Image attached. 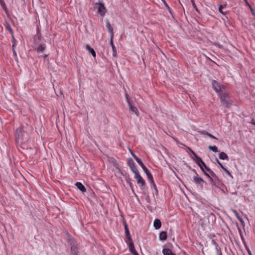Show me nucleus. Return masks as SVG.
<instances>
[{
  "label": "nucleus",
  "mask_w": 255,
  "mask_h": 255,
  "mask_svg": "<svg viewBox=\"0 0 255 255\" xmlns=\"http://www.w3.org/2000/svg\"><path fill=\"white\" fill-rule=\"evenodd\" d=\"M70 248H71L72 255H78L79 251H78V248L77 247V245L70 247Z\"/></svg>",
  "instance_id": "obj_20"
},
{
  "label": "nucleus",
  "mask_w": 255,
  "mask_h": 255,
  "mask_svg": "<svg viewBox=\"0 0 255 255\" xmlns=\"http://www.w3.org/2000/svg\"><path fill=\"white\" fill-rule=\"evenodd\" d=\"M133 255H137L138 254L137 253V252L136 251L135 252L133 253L132 254Z\"/></svg>",
  "instance_id": "obj_51"
},
{
  "label": "nucleus",
  "mask_w": 255,
  "mask_h": 255,
  "mask_svg": "<svg viewBox=\"0 0 255 255\" xmlns=\"http://www.w3.org/2000/svg\"><path fill=\"white\" fill-rule=\"evenodd\" d=\"M1 0H0V1H1Z\"/></svg>",
  "instance_id": "obj_58"
},
{
  "label": "nucleus",
  "mask_w": 255,
  "mask_h": 255,
  "mask_svg": "<svg viewBox=\"0 0 255 255\" xmlns=\"http://www.w3.org/2000/svg\"><path fill=\"white\" fill-rule=\"evenodd\" d=\"M134 178L137 180V183L140 186H144L145 185V181L140 175L139 172L135 173Z\"/></svg>",
  "instance_id": "obj_8"
},
{
  "label": "nucleus",
  "mask_w": 255,
  "mask_h": 255,
  "mask_svg": "<svg viewBox=\"0 0 255 255\" xmlns=\"http://www.w3.org/2000/svg\"><path fill=\"white\" fill-rule=\"evenodd\" d=\"M244 1L246 2V3L247 5L249 6V7H250V6H251V5H250V4L249 3V2H248V0H246V1Z\"/></svg>",
  "instance_id": "obj_49"
},
{
  "label": "nucleus",
  "mask_w": 255,
  "mask_h": 255,
  "mask_svg": "<svg viewBox=\"0 0 255 255\" xmlns=\"http://www.w3.org/2000/svg\"><path fill=\"white\" fill-rule=\"evenodd\" d=\"M251 123H252L253 125H255V120H254V119H252V120Z\"/></svg>",
  "instance_id": "obj_48"
},
{
  "label": "nucleus",
  "mask_w": 255,
  "mask_h": 255,
  "mask_svg": "<svg viewBox=\"0 0 255 255\" xmlns=\"http://www.w3.org/2000/svg\"><path fill=\"white\" fill-rule=\"evenodd\" d=\"M75 186L83 193H85L86 191V189L85 187L81 182H76L75 183Z\"/></svg>",
  "instance_id": "obj_16"
},
{
  "label": "nucleus",
  "mask_w": 255,
  "mask_h": 255,
  "mask_svg": "<svg viewBox=\"0 0 255 255\" xmlns=\"http://www.w3.org/2000/svg\"><path fill=\"white\" fill-rule=\"evenodd\" d=\"M219 158L222 160H229L228 155L224 152H221L219 154Z\"/></svg>",
  "instance_id": "obj_23"
},
{
  "label": "nucleus",
  "mask_w": 255,
  "mask_h": 255,
  "mask_svg": "<svg viewBox=\"0 0 255 255\" xmlns=\"http://www.w3.org/2000/svg\"><path fill=\"white\" fill-rule=\"evenodd\" d=\"M204 173V174L209 179L211 176L210 175V174L209 173H208L207 172H206L205 170V168H204V171H202Z\"/></svg>",
  "instance_id": "obj_40"
},
{
  "label": "nucleus",
  "mask_w": 255,
  "mask_h": 255,
  "mask_svg": "<svg viewBox=\"0 0 255 255\" xmlns=\"http://www.w3.org/2000/svg\"><path fill=\"white\" fill-rule=\"evenodd\" d=\"M46 47V44L44 42H42L35 48V50L37 53H41L45 50Z\"/></svg>",
  "instance_id": "obj_10"
},
{
  "label": "nucleus",
  "mask_w": 255,
  "mask_h": 255,
  "mask_svg": "<svg viewBox=\"0 0 255 255\" xmlns=\"http://www.w3.org/2000/svg\"><path fill=\"white\" fill-rule=\"evenodd\" d=\"M113 39H112V38H111V40H110V44L112 47V50H113V55L114 56V57H116L117 56V50H116V48L115 47V46L114 45V42H113Z\"/></svg>",
  "instance_id": "obj_21"
},
{
  "label": "nucleus",
  "mask_w": 255,
  "mask_h": 255,
  "mask_svg": "<svg viewBox=\"0 0 255 255\" xmlns=\"http://www.w3.org/2000/svg\"><path fill=\"white\" fill-rule=\"evenodd\" d=\"M189 150L190 151V152H191V153L193 154V155L194 156V158H193V159H197V158H198L199 156H198V155L194 151H193L191 148H189Z\"/></svg>",
  "instance_id": "obj_32"
},
{
  "label": "nucleus",
  "mask_w": 255,
  "mask_h": 255,
  "mask_svg": "<svg viewBox=\"0 0 255 255\" xmlns=\"http://www.w3.org/2000/svg\"><path fill=\"white\" fill-rule=\"evenodd\" d=\"M37 37L39 41L41 40V34H37Z\"/></svg>",
  "instance_id": "obj_46"
},
{
  "label": "nucleus",
  "mask_w": 255,
  "mask_h": 255,
  "mask_svg": "<svg viewBox=\"0 0 255 255\" xmlns=\"http://www.w3.org/2000/svg\"><path fill=\"white\" fill-rule=\"evenodd\" d=\"M208 136L209 137H210L211 138H214V139H218L217 138H216L215 136H214V135H213L212 134H211V133H209Z\"/></svg>",
  "instance_id": "obj_43"
},
{
  "label": "nucleus",
  "mask_w": 255,
  "mask_h": 255,
  "mask_svg": "<svg viewBox=\"0 0 255 255\" xmlns=\"http://www.w3.org/2000/svg\"><path fill=\"white\" fill-rule=\"evenodd\" d=\"M124 228H125V231H127V230H128V225H127L126 224H125L124 225Z\"/></svg>",
  "instance_id": "obj_47"
},
{
  "label": "nucleus",
  "mask_w": 255,
  "mask_h": 255,
  "mask_svg": "<svg viewBox=\"0 0 255 255\" xmlns=\"http://www.w3.org/2000/svg\"><path fill=\"white\" fill-rule=\"evenodd\" d=\"M1 1H0V4L1 5V6H2L3 9L5 11L6 10L7 8H6V5H5V4L3 1V0H1Z\"/></svg>",
  "instance_id": "obj_33"
},
{
  "label": "nucleus",
  "mask_w": 255,
  "mask_h": 255,
  "mask_svg": "<svg viewBox=\"0 0 255 255\" xmlns=\"http://www.w3.org/2000/svg\"><path fill=\"white\" fill-rule=\"evenodd\" d=\"M196 164L199 166L202 171H204V167L206 165L205 162L202 160L200 157L197 159H193Z\"/></svg>",
  "instance_id": "obj_9"
},
{
  "label": "nucleus",
  "mask_w": 255,
  "mask_h": 255,
  "mask_svg": "<svg viewBox=\"0 0 255 255\" xmlns=\"http://www.w3.org/2000/svg\"><path fill=\"white\" fill-rule=\"evenodd\" d=\"M225 172L226 173L229 175L230 176V177H231L232 178H233V176L232 175V174H231V173L230 172V171L226 168H225V167L224 168H222Z\"/></svg>",
  "instance_id": "obj_37"
},
{
  "label": "nucleus",
  "mask_w": 255,
  "mask_h": 255,
  "mask_svg": "<svg viewBox=\"0 0 255 255\" xmlns=\"http://www.w3.org/2000/svg\"><path fill=\"white\" fill-rule=\"evenodd\" d=\"M244 1H246V0H244Z\"/></svg>",
  "instance_id": "obj_55"
},
{
  "label": "nucleus",
  "mask_w": 255,
  "mask_h": 255,
  "mask_svg": "<svg viewBox=\"0 0 255 255\" xmlns=\"http://www.w3.org/2000/svg\"><path fill=\"white\" fill-rule=\"evenodd\" d=\"M208 148L210 150H212L213 151V152H218V148L216 146L214 145V146H211V145H209L208 146Z\"/></svg>",
  "instance_id": "obj_27"
},
{
  "label": "nucleus",
  "mask_w": 255,
  "mask_h": 255,
  "mask_svg": "<svg viewBox=\"0 0 255 255\" xmlns=\"http://www.w3.org/2000/svg\"><path fill=\"white\" fill-rule=\"evenodd\" d=\"M192 171L195 173L196 175H197V174H198L196 171V170L194 169H192Z\"/></svg>",
  "instance_id": "obj_50"
},
{
  "label": "nucleus",
  "mask_w": 255,
  "mask_h": 255,
  "mask_svg": "<svg viewBox=\"0 0 255 255\" xmlns=\"http://www.w3.org/2000/svg\"><path fill=\"white\" fill-rule=\"evenodd\" d=\"M161 226V222L160 220L158 219H155L153 222V226L154 228L156 230H158L160 228Z\"/></svg>",
  "instance_id": "obj_17"
},
{
  "label": "nucleus",
  "mask_w": 255,
  "mask_h": 255,
  "mask_svg": "<svg viewBox=\"0 0 255 255\" xmlns=\"http://www.w3.org/2000/svg\"><path fill=\"white\" fill-rule=\"evenodd\" d=\"M126 98L127 102L128 103V105L131 104V103L130 101V98H129L128 95L127 93L126 94Z\"/></svg>",
  "instance_id": "obj_35"
},
{
  "label": "nucleus",
  "mask_w": 255,
  "mask_h": 255,
  "mask_svg": "<svg viewBox=\"0 0 255 255\" xmlns=\"http://www.w3.org/2000/svg\"><path fill=\"white\" fill-rule=\"evenodd\" d=\"M161 0L163 1V3H164V1H165V0Z\"/></svg>",
  "instance_id": "obj_53"
},
{
  "label": "nucleus",
  "mask_w": 255,
  "mask_h": 255,
  "mask_svg": "<svg viewBox=\"0 0 255 255\" xmlns=\"http://www.w3.org/2000/svg\"><path fill=\"white\" fill-rule=\"evenodd\" d=\"M96 5H98V12L101 15L104 16L106 12H107L106 8L104 4V3L99 2L96 3Z\"/></svg>",
  "instance_id": "obj_7"
},
{
  "label": "nucleus",
  "mask_w": 255,
  "mask_h": 255,
  "mask_svg": "<svg viewBox=\"0 0 255 255\" xmlns=\"http://www.w3.org/2000/svg\"><path fill=\"white\" fill-rule=\"evenodd\" d=\"M125 234L128 240H131V238L130 235L129 230H127V231H125Z\"/></svg>",
  "instance_id": "obj_29"
},
{
  "label": "nucleus",
  "mask_w": 255,
  "mask_h": 255,
  "mask_svg": "<svg viewBox=\"0 0 255 255\" xmlns=\"http://www.w3.org/2000/svg\"><path fill=\"white\" fill-rule=\"evenodd\" d=\"M128 164L130 167L132 172L134 173V174H135V173L138 172V170L137 169L135 163L134 162L132 158H130L128 159Z\"/></svg>",
  "instance_id": "obj_6"
},
{
  "label": "nucleus",
  "mask_w": 255,
  "mask_h": 255,
  "mask_svg": "<svg viewBox=\"0 0 255 255\" xmlns=\"http://www.w3.org/2000/svg\"><path fill=\"white\" fill-rule=\"evenodd\" d=\"M131 153L134 158V159L136 160V161L138 163V164L141 167L143 170L145 172V173L146 174V176L147 177V178L150 181L151 188L154 189V191L153 192V194H155V195H157L158 191L156 187V186L154 182L153 178L150 172V171L148 170V169L146 167V166L144 165L142 161L137 156H136L133 152H132L131 151Z\"/></svg>",
  "instance_id": "obj_1"
},
{
  "label": "nucleus",
  "mask_w": 255,
  "mask_h": 255,
  "mask_svg": "<svg viewBox=\"0 0 255 255\" xmlns=\"http://www.w3.org/2000/svg\"><path fill=\"white\" fill-rule=\"evenodd\" d=\"M130 252L133 254V253L135 252L136 251L135 249V248L130 249Z\"/></svg>",
  "instance_id": "obj_44"
},
{
  "label": "nucleus",
  "mask_w": 255,
  "mask_h": 255,
  "mask_svg": "<svg viewBox=\"0 0 255 255\" xmlns=\"http://www.w3.org/2000/svg\"><path fill=\"white\" fill-rule=\"evenodd\" d=\"M126 181H127V183L129 185L131 190L133 192H134L133 185L132 183H131L130 179L129 178H127Z\"/></svg>",
  "instance_id": "obj_26"
},
{
  "label": "nucleus",
  "mask_w": 255,
  "mask_h": 255,
  "mask_svg": "<svg viewBox=\"0 0 255 255\" xmlns=\"http://www.w3.org/2000/svg\"><path fill=\"white\" fill-rule=\"evenodd\" d=\"M1 0H0V1H1Z\"/></svg>",
  "instance_id": "obj_56"
},
{
  "label": "nucleus",
  "mask_w": 255,
  "mask_h": 255,
  "mask_svg": "<svg viewBox=\"0 0 255 255\" xmlns=\"http://www.w3.org/2000/svg\"><path fill=\"white\" fill-rule=\"evenodd\" d=\"M209 180H210V184H211L212 186H215V182H214V178L212 176H211L209 178Z\"/></svg>",
  "instance_id": "obj_34"
},
{
  "label": "nucleus",
  "mask_w": 255,
  "mask_h": 255,
  "mask_svg": "<svg viewBox=\"0 0 255 255\" xmlns=\"http://www.w3.org/2000/svg\"><path fill=\"white\" fill-rule=\"evenodd\" d=\"M214 178V182H215V186H218L221 183V180L216 175V177H213Z\"/></svg>",
  "instance_id": "obj_28"
},
{
  "label": "nucleus",
  "mask_w": 255,
  "mask_h": 255,
  "mask_svg": "<svg viewBox=\"0 0 255 255\" xmlns=\"http://www.w3.org/2000/svg\"><path fill=\"white\" fill-rule=\"evenodd\" d=\"M15 46V40L14 41L13 40V44H12V52H13V54L14 55V56L16 57L17 55H16V53L15 50L14 49Z\"/></svg>",
  "instance_id": "obj_31"
},
{
  "label": "nucleus",
  "mask_w": 255,
  "mask_h": 255,
  "mask_svg": "<svg viewBox=\"0 0 255 255\" xmlns=\"http://www.w3.org/2000/svg\"><path fill=\"white\" fill-rule=\"evenodd\" d=\"M233 212L235 215V216L238 219V220L240 221V222L243 225L245 224L243 219L241 217L239 213L236 210H233Z\"/></svg>",
  "instance_id": "obj_24"
},
{
  "label": "nucleus",
  "mask_w": 255,
  "mask_h": 255,
  "mask_svg": "<svg viewBox=\"0 0 255 255\" xmlns=\"http://www.w3.org/2000/svg\"><path fill=\"white\" fill-rule=\"evenodd\" d=\"M162 253L163 255H176L173 253L172 251L168 248H165L162 250Z\"/></svg>",
  "instance_id": "obj_19"
},
{
  "label": "nucleus",
  "mask_w": 255,
  "mask_h": 255,
  "mask_svg": "<svg viewBox=\"0 0 255 255\" xmlns=\"http://www.w3.org/2000/svg\"><path fill=\"white\" fill-rule=\"evenodd\" d=\"M1 0H0V1H1Z\"/></svg>",
  "instance_id": "obj_57"
},
{
  "label": "nucleus",
  "mask_w": 255,
  "mask_h": 255,
  "mask_svg": "<svg viewBox=\"0 0 255 255\" xmlns=\"http://www.w3.org/2000/svg\"><path fill=\"white\" fill-rule=\"evenodd\" d=\"M226 6V5H220L219 7V11L220 13H221L222 14H224V15H225L226 13L223 11V9Z\"/></svg>",
  "instance_id": "obj_30"
},
{
  "label": "nucleus",
  "mask_w": 255,
  "mask_h": 255,
  "mask_svg": "<svg viewBox=\"0 0 255 255\" xmlns=\"http://www.w3.org/2000/svg\"><path fill=\"white\" fill-rule=\"evenodd\" d=\"M164 5L165 6V7L166 8H167L168 9H169L170 7L169 6V5H168V4L166 2V1H164Z\"/></svg>",
  "instance_id": "obj_45"
},
{
  "label": "nucleus",
  "mask_w": 255,
  "mask_h": 255,
  "mask_svg": "<svg viewBox=\"0 0 255 255\" xmlns=\"http://www.w3.org/2000/svg\"><path fill=\"white\" fill-rule=\"evenodd\" d=\"M4 26L5 29L9 32L10 34H11V35L12 37L13 40L14 41L15 38L14 37L13 32L12 28L11 27L10 24L8 22L5 21L4 23Z\"/></svg>",
  "instance_id": "obj_12"
},
{
  "label": "nucleus",
  "mask_w": 255,
  "mask_h": 255,
  "mask_svg": "<svg viewBox=\"0 0 255 255\" xmlns=\"http://www.w3.org/2000/svg\"><path fill=\"white\" fill-rule=\"evenodd\" d=\"M220 99L221 102L223 106L226 108H229L232 104L231 97L225 90L217 94Z\"/></svg>",
  "instance_id": "obj_3"
},
{
  "label": "nucleus",
  "mask_w": 255,
  "mask_h": 255,
  "mask_svg": "<svg viewBox=\"0 0 255 255\" xmlns=\"http://www.w3.org/2000/svg\"><path fill=\"white\" fill-rule=\"evenodd\" d=\"M67 242L70 247L77 245L76 241L74 238L70 236L69 234L67 235Z\"/></svg>",
  "instance_id": "obj_11"
},
{
  "label": "nucleus",
  "mask_w": 255,
  "mask_h": 255,
  "mask_svg": "<svg viewBox=\"0 0 255 255\" xmlns=\"http://www.w3.org/2000/svg\"><path fill=\"white\" fill-rule=\"evenodd\" d=\"M216 161L217 164L221 167V168H222V169L224 167L223 165L220 162L217 158H216Z\"/></svg>",
  "instance_id": "obj_39"
},
{
  "label": "nucleus",
  "mask_w": 255,
  "mask_h": 255,
  "mask_svg": "<svg viewBox=\"0 0 255 255\" xmlns=\"http://www.w3.org/2000/svg\"><path fill=\"white\" fill-rule=\"evenodd\" d=\"M238 230H239V232L240 233L241 238V239H242V240L243 241V242L244 243V245L246 246V249L247 250V251H248V252L249 253V254L250 255H252L251 251L249 250V249L247 247V246L246 245L245 239L244 238V237L243 236V233H242V231L241 229L240 228H238Z\"/></svg>",
  "instance_id": "obj_14"
},
{
  "label": "nucleus",
  "mask_w": 255,
  "mask_h": 255,
  "mask_svg": "<svg viewBox=\"0 0 255 255\" xmlns=\"http://www.w3.org/2000/svg\"><path fill=\"white\" fill-rule=\"evenodd\" d=\"M191 0V2L192 3V6L193 7V8L196 10V11H198V8L195 4V1H194V0Z\"/></svg>",
  "instance_id": "obj_38"
},
{
  "label": "nucleus",
  "mask_w": 255,
  "mask_h": 255,
  "mask_svg": "<svg viewBox=\"0 0 255 255\" xmlns=\"http://www.w3.org/2000/svg\"><path fill=\"white\" fill-rule=\"evenodd\" d=\"M128 241H129V250L130 249L134 248L133 242L132 240H128Z\"/></svg>",
  "instance_id": "obj_36"
},
{
  "label": "nucleus",
  "mask_w": 255,
  "mask_h": 255,
  "mask_svg": "<svg viewBox=\"0 0 255 255\" xmlns=\"http://www.w3.org/2000/svg\"><path fill=\"white\" fill-rule=\"evenodd\" d=\"M129 107L130 112L132 114H135L137 116H138L139 113L137 109L133 106L131 104L128 105Z\"/></svg>",
  "instance_id": "obj_15"
},
{
  "label": "nucleus",
  "mask_w": 255,
  "mask_h": 255,
  "mask_svg": "<svg viewBox=\"0 0 255 255\" xmlns=\"http://www.w3.org/2000/svg\"><path fill=\"white\" fill-rule=\"evenodd\" d=\"M106 27L107 28L109 32L110 33L111 38H112V39H113V37H114L113 28H112V27L108 20H107V21H106Z\"/></svg>",
  "instance_id": "obj_13"
},
{
  "label": "nucleus",
  "mask_w": 255,
  "mask_h": 255,
  "mask_svg": "<svg viewBox=\"0 0 255 255\" xmlns=\"http://www.w3.org/2000/svg\"><path fill=\"white\" fill-rule=\"evenodd\" d=\"M47 56H48V55H46V54H45V55H44V57L45 58H46Z\"/></svg>",
  "instance_id": "obj_52"
},
{
  "label": "nucleus",
  "mask_w": 255,
  "mask_h": 255,
  "mask_svg": "<svg viewBox=\"0 0 255 255\" xmlns=\"http://www.w3.org/2000/svg\"><path fill=\"white\" fill-rule=\"evenodd\" d=\"M161 0L163 1V3H164V1H165V0Z\"/></svg>",
  "instance_id": "obj_54"
},
{
  "label": "nucleus",
  "mask_w": 255,
  "mask_h": 255,
  "mask_svg": "<svg viewBox=\"0 0 255 255\" xmlns=\"http://www.w3.org/2000/svg\"><path fill=\"white\" fill-rule=\"evenodd\" d=\"M200 132L203 134H206V135H207L208 136L209 134V132L206 131V130H202L200 131Z\"/></svg>",
  "instance_id": "obj_41"
},
{
  "label": "nucleus",
  "mask_w": 255,
  "mask_h": 255,
  "mask_svg": "<svg viewBox=\"0 0 255 255\" xmlns=\"http://www.w3.org/2000/svg\"><path fill=\"white\" fill-rule=\"evenodd\" d=\"M193 178L195 184L198 185L201 188H203L204 184H206V182L201 177H199L198 174L194 176Z\"/></svg>",
  "instance_id": "obj_5"
},
{
  "label": "nucleus",
  "mask_w": 255,
  "mask_h": 255,
  "mask_svg": "<svg viewBox=\"0 0 255 255\" xmlns=\"http://www.w3.org/2000/svg\"><path fill=\"white\" fill-rule=\"evenodd\" d=\"M159 239L161 241H165L167 239V233L166 232H164V231H162L161 232L160 234H159Z\"/></svg>",
  "instance_id": "obj_22"
},
{
  "label": "nucleus",
  "mask_w": 255,
  "mask_h": 255,
  "mask_svg": "<svg viewBox=\"0 0 255 255\" xmlns=\"http://www.w3.org/2000/svg\"><path fill=\"white\" fill-rule=\"evenodd\" d=\"M137 255H139L138 254Z\"/></svg>",
  "instance_id": "obj_60"
},
{
  "label": "nucleus",
  "mask_w": 255,
  "mask_h": 255,
  "mask_svg": "<svg viewBox=\"0 0 255 255\" xmlns=\"http://www.w3.org/2000/svg\"><path fill=\"white\" fill-rule=\"evenodd\" d=\"M15 140L18 144H23L28 140V134L23 130V127L21 126L16 130Z\"/></svg>",
  "instance_id": "obj_2"
},
{
  "label": "nucleus",
  "mask_w": 255,
  "mask_h": 255,
  "mask_svg": "<svg viewBox=\"0 0 255 255\" xmlns=\"http://www.w3.org/2000/svg\"><path fill=\"white\" fill-rule=\"evenodd\" d=\"M86 49L89 51V53L91 54V55L94 57H95L96 56V53L95 50L93 48H92L89 45H86Z\"/></svg>",
  "instance_id": "obj_18"
},
{
  "label": "nucleus",
  "mask_w": 255,
  "mask_h": 255,
  "mask_svg": "<svg viewBox=\"0 0 255 255\" xmlns=\"http://www.w3.org/2000/svg\"><path fill=\"white\" fill-rule=\"evenodd\" d=\"M250 9L251 10V11L252 12V14L253 15H255V10L254 9L251 7V6H250Z\"/></svg>",
  "instance_id": "obj_42"
},
{
  "label": "nucleus",
  "mask_w": 255,
  "mask_h": 255,
  "mask_svg": "<svg viewBox=\"0 0 255 255\" xmlns=\"http://www.w3.org/2000/svg\"><path fill=\"white\" fill-rule=\"evenodd\" d=\"M137 255H139L138 254Z\"/></svg>",
  "instance_id": "obj_59"
},
{
  "label": "nucleus",
  "mask_w": 255,
  "mask_h": 255,
  "mask_svg": "<svg viewBox=\"0 0 255 255\" xmlns=\"http://www.w3.org/2000/svg\"><path fill=\"white\" fill-rule=\"evenodd\" d=\"M211 83L213 90L217 93V94L225 90V86L222 84H219L216 80H212Z\"/></svg>",
  "instance_id": "obj_4"
},
{
  "label": "nucleus",
  "mask_w": 255,
  "mask_h": 255,
  "mask_svg": "<svg viewBox=\"0 0 255 255\" xmlns=\"http://www.w3.org/2000/svg\"><path fill=\"white\" fill-rule=\"evenodd\" d=\"M205 169L209 173L211 176L216 177V174L207 165L204 167Z\"/></svg>",
  "instance_id": "obj_25"
}]
</instances>
